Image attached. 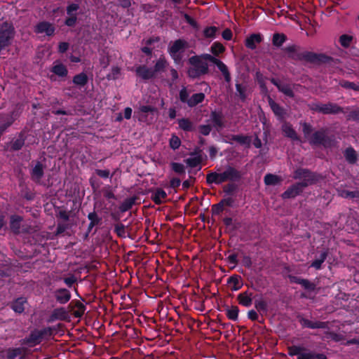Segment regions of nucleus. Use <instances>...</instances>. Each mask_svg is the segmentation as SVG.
Wrapping results in <instances>:
<instances>
[{
  "label": "nucleus",
  "instance_id": "11",
  "mask_svg": "<svg viewBox=\"0 0 359 359\" xmlns=\"http://www.w3.org/2000/svg\"><path fill=\"white\" fill-rule=\"evenodd\" d=\"M228 286L231 290H238L242 286L241 279L239 276H231L229 278Z\"/></svg>",
  "mask_w": 359,
  "mask_h": 359
},
{
  "label": "nucleus",
  "instance_id": "10",
  "mask_svg": "<svg viewBox=\"0 0 359 359\" xmlns=\"http://www.w3.org/2000/svg\"><path fill=\"white\" fill-rule=\"evenodd\" d=\"M307 183L305 184H297L296 185H294L290 189L287 190L283 194L284 198H290V197H294L296 195H297L302 190V187L306 186Z\"/></svg>",
  "mask_w": 359,
  "mask_h": 359
},
{
  "label": "nucleus",
  "instance_id": "4",
  "mask_svg": "<svg viewBox=\"0 0 359 359\" xmlns=\"http://www.w3.org/2000/svg\"><path fill=\"white\" fill-rule=\"evenodd\" d=\"M13 37L12 25L5 22L0 26V50L7 46Z\"/></svg>",
  "mask_w": 359,
  "mask_h": 359
},
{
  "label": "nucleus",
  "instance_id": "2",
  "mask_svg": "<svg viewBox=\"0 0 359 359\" xmlns=\"http://www.w3.org/2000/svg\"><path fill=\"white\" fill-rule=\"evenodd\" d=\"M236 177L237 174L236 170L230 168L221 173L212 172L208 174L207 175V182L209 184H221L229 180H233Z\"/></svg>",
  "mask_w": 359,
  "mask_h": 359
},
{
  "label": "nucleus",
  "instance_id": "30",
  "mask_svg": "<svg viewBox=\"0 0 359 359\" xmlns=\"http://www.w3.org/2000/svg\"><path fill=\"white\" fill-rule=\"evenodd\" d=\"M74 83L77 85L83 86L87 81V76L85 74H80L74 76Z\"/></svg>",
  "mask_w": 359,
  "mask_h": 359
},
{
  "label": "nucleus",
  "instance_id": "39",
  "mask_svg": "<svg viewBox=\"0 0 359 359\" xmlns=\"http://www.w3.org/2000/svg\"><path fill=\"white\" fill-rule=\"evenodd\" d=\"M121 74V69L118 67H114L111 69V72L108 74V77L110 79H117Z\"/></svg>",
  "mask_w": 359,
  "mask_h": 359
},
{
  "label": "nucleus",
  "instance_id": "44",
  "mask_svg": "<svg viewBox=\"0 0 359 359\" xmlns=\"http://www.w3.org/2000/svg\"><path fill=\"white\" fill-rule=\"evenodd\" d=\"M79 8V6L77 4H73L68 6L67 8V14L69 15H73V13L76 11Z\"/></svg>",
  "mask_w": 359,
  "mask_h": 359
},
{
  "label": "nucleus",
  "instance_id": "31",
  "mask_svg": "<svg viewBox=\"0 0 359 359\" xmlns=\"http://www.w3.org/2000/svg\"><path fill=\"white\" fill-rule=\"evenodd\" d=\"M269 104L276 115L278 116H281L283 115V109L281 107L271 99L269 100Z\"/></svg>",
  "mask_w": 359,
  "mask_h": 359
},
{
  "label": "nucleus",
  "instance_id": "20",
  "mask_svg": "<svg viewBox=\"0 0 359 359\" xmlns=\"http://www.w3.org/2000/svg\"><path fill=\"white\" fill-rule=\"evenodd\" d=\"M264 182L266 185H276L280 182V178L272 174H268L264 177Z\"/></svg>",
  "mask_w": 359,
  "mask_h": 359
},
{
  "label": "nucleus",
  "instance_id": "3",
  "mask_svg": "<svg viewBox=\"0 0 359 359\" xmlns=\"http://www.w3.org/2000/svg\"><path fill=\"white\" fill-rule=\"evenodd\" d=\"M158 110L150 105H142L138 111V118L140 121L151 123L157 118Z\"/></svg>",
  "mask_w": 359,
  "mask_h": 359
},
{
  "label": "nucleus",
  "instance_id": "40",
  "mask_svg": "<svg viewBox=\"0 0 359 359\" xmlns=\"http://www.w3.org/2000/svg\"><path fill=\"white\" fill-rule=\"evenodd\" d=\"M180 143V140L177 136H172L170 140V145L173 149L179 148Z\"/></svg>",
  "mask_w": 359,
  "mask_h": 359
},
{
  "label": "nucleus",
  "instance_id": "18",
  "mask_svg": "<svg viewBox=\"0 0 359 359\" xmlns=\"http://www.w3.org/2000/svg\"><path fill=\"white\" fill-rule=\"evenodd\" d=\"M26 300L24 298H19L16 299L12 305L13 309L17 313H22L25 309V304Z\"/></svg>",
  "mask_w": 359,
  "mask_h": 359
},
{
  "label": "nucleus",
  "instance_id": "26",
  "mask_svg": "<svg viewBox=\"0 0 359 359\" xmlns=\"http://www.w3.org/2000/svg\"><path fill=\"white\" fill-rule=\"evenodd\" d=\"M225 50L224 46L218 42H215L211 46V51L214 55H219L223 53Z\"/></svg>",
  "mask_w": 359,
  "mask_h": 359
},
{
  "label": "nucleus",
  "instance_id": "12",
  "mask_svg": "<svg viewBox=\"0 0 359 359\" xmlns=\"http://www.w3.org/2000/svg\"><path fill=\"white\" fill-rule=\"evenodd\" d=\"M70 297L69 292L66 289L59 290L56 292V299L61 304L67 302L69 300Z\"/></svg>",
  "mask_w": 359,
  "mask_h": 359
},
{
  "label": "nucleus",
  "instance_id": "21",
  "mask_svg": "<svg viewBox=\"0 0 359 359\" xmlns=\"http://www.w3.org/2000/svg\"><path fill=\"white\" fill-rule=\"evenodd\" d=\"M215 64L217 65L218 69L222 72V74H224V76L225 77V79L227 81H229L230 76H229V74L228 72L227 67L222 61H220L218 59H217Z\"/></svg>",
  "mask_w": 359,
  "mask_h": 359
},
{
  "label": "nucleus",
  "instance_id": "50",
  "mask_svg": "<svg viewBox=\"0 0 359 359\" xmlns=\"http://www.w3.org/2000/svg\"><path fill=\"white\" fill-rule=\"evenodd\" d=\"M97 174L102 177L107 178L109 175V172L106 170H98Z\"/></svg>",
  "mask_w": 359,
  "mask_h": 359
},
{
  "label": "nucleus",
  "instance_id": "34",
  "mask_svg": "<svg viewBox=\"0 0 359 359\" xmlns=\"http://www.w3.org/2000/svg\"><path fill=\"white\" fill-rule=\"evenodd\" d=\"M285 36L283 34H276L273 37V43L276 46H281L285 41Z\"/></svg>",
  "mask_w": 359,
  "mask_h": 359
},
{
  "label": "nucleus",
  "instance_id": "7",
  "mask_svg": "<svg viewBox=\"0 0 359 359\" xmlns=\"http://www.w3.org/2000/svg\"><path fill=\"white\" fill-rule=\"evenodd\" d=\"M51 72L59 77H65L68 73L66 66L60 61L54 62Z\"/></svg>",
  "mask_w": 359,
  "mask_h": 359
},
{
  "label": "nucleus",
  "instance_id": "32",
  "mask_svg": "<svg viewBox=\"0 0 359 359\" xmlns=\"http://www.w3.org/2000/svg\"><path fill=\"white\" fill-rule=\"evenodd\" d=\"M179 126L182 129L184 130H191L193 128L191 122L184 118L179 121Z\"/></svg>",
  "mask_w": 359,
  "mask_h": 359
},
{
  "label": "nucleus",
  "instance_id": "13",
  "mask_svg": "<svg viewBox=\"0 0 359 359\" xmlns=\"http://www.w3.org/2000/svg\"><path fill=\"white\" fill-rule=\"evenodd\" d=\"M298 359H327L326 357L322 354L313 355L310 352L305 351L303 348L300 351Z\"/></svg>",
  "mask_w": 359,
  "mask_h": 359
},
{
  "label": "nucleus",
  "instance_id": "59",
  "mask_svg": "<svg viewBox=\"0 0 359 359\" xmlns=\"http://www.w3.org/2000/svg\"><path fill=\"white\" fill-rule=\"evenodd\" d=\"M176 116V111L174 109H170L169 110V117L170 118H175Z\"/></svg>",
  "mask_w": 359,
  "mask_h": 359
},
{
  "label": "nucleus",
  "instance_id": "55",
  "mask_svg": "<svg viewBox=\"0 0 359 359\" xmlns=\"http://www.w3.org/2000/svg\"><path fill=\"white\" fill-rule=\"evenodd\" d=\"M88 218L91 221V224H94L97 222V215L95 212L89 213Z\"/></svg>",
  "mask_w": 359,
  "mask_h": 359
},
{
  "label": "nucleus",
  "instance_id": "14",
  "mask_svg": "<svg viewBox=\"0 0 359 359\" xmlns=\"http://www.w3.org/2000/svg\"><path fill=\"white\" fill-rule=\"evenodd\" d=\"M168 67V62L164 57H160L154 67V75L163 72Z\"/></svg>",
  "mask_w": 359,
  "mask_h": 359
},
{
  "label": "nucleus",
  "instance_id": "56",
  "mask_svg": "<svg viewBox=\"0 0 359 359\" xmlns=\"http://www.w3.org/2000/svg\"><path fill=\"white\" fill-rule=\"evenodd\" d=\"M248 316L250 319L255 320L257 317V314L255 311H250L248 312Z\"/></svg>",
  "mask_w": 359,
  "mask_h": 359
},
{
  "label": "nucleus",
  "instance_id": "37",
  "mask_svg": "<svg viewBox=\"0 0 359 359\" xmlns=\"http://www.w3.org/2000/svg\"><path fill=\"white\" fill-rule=\"evenodd\" d=\"M351 40L352 36L348 35H342L339 39L341 46L344 47L348 46L351 42Z\"/></svg>",
  "mask_w": 359,
  "mask_h": 359
},
{
  "label": "nucleus",
  "instance_id": "60",
  "mask_svg": "<svg viewBox=\"0 0 359 359\" xmlns=\"http://www.w3.org/2000/svg\"><path fill=\"white\" fill-rule=\"evenodd\" d=\"M344 86L346 87V88H353V89H357L356 87H355V85L354 83H345L344 84Z\"/></svg>",
  "mask_w": 359,
  "mask_h": 359
},
{
  "label": "nucleus",
  "instance_id": "27",
  "mask_svg": "<svg viewBox=\"0 0 359 359\" xmlns=\"http://www.w3.org/2000/svg\"><path fill=\"white\" fill-rule=\"evenodd\" d=\"M218 29L216 27H208L203 30V34L207 38H214Z\"/></svg>",
  "mask_w": 359,
  "mask_h": 359
},
{
  "label": "nucleus",
  "instance_id": "38",
  "mask_svg": "<svg viewBox=\"0 0 359 359\" xmlns=\"http://www.w3.org/2000/svg\"><path fill=\"white\" fill-rule=\"evenodd\" d=\"M238 310L236 307L232 308L227 311V316L231 320H236L238 318Z\"/></svg>",
  "mask_w": 359,
  "mask_h": 359
},
{
  "label": "nucleus",
  "instance_id": "61",
  "mask_svg": "<svg viewBox=\"0 0 359 359\" xmlns=\"http://www.w3.org/2000/svg\"><path fill=\"white\" fill-rule=\"evenodd\" d=\"M310 130V127L307 124H304V132L305 135L307 136L309 135Z\"/></svg>",
  "mask_w": 359,
  "mask_h": 359
},
{
  "label": "nucleus",
  "instance_id": "51",
  "mask_svg": "<svg viewBox=\"0 0 359 359\" xmlns=\"http://www.w3.org/2000/svg\"><path fill=\"white\" fill-rule=\"evenodd\" d=\"M212 118L217 126H221V118L216 113H212Z\"/></svg>",
  "mask_w": 359,
  "mask_h": 359
},
{
  "label": "nucleus",
  "instance_id": "64",
  "mask_svg": "<svg viewBox=\"0 0 359 359\" xmlns=\"http://www.w3.org/2000/svg\"><path fill=\"white\" fill-rule=\"evenodd\" d=\"M210 156L212 157L215 155V154L217 153V150L215 147H210Z\"/></svg>",
  "mask_w": 359,
  "mask_h": 359
},
{
  "label": "nucleus",
  "instance_id": "54",
  "mask_svg": "<svg viewBox=\"0 0 359 359\" xmlns=\"http://www.w3.org/2000/svg\"><path fill=\"white\" fill-rule=\"evenodd\" d=\"M132 115V109L130 107H126L124 110V117L126 119L130 118Z\"/></svg>",
  "mask_w": 359,
  "mask_h": 359
},
{
  "label": "nucleus",
  "instance_id": "62",
  "mask_svg": "<svg viewBox=\"0 0 359 359\" xmlns=\"http://www.w3.org/2000/svg\"><path fill=\"white\" fill-rule=\"evenodd\" d=\"M70 60L72 62H80V59L79 57H76V56H74V55H72L70 57Z\"/></svg>",
  "mask_w": 359,
  "mask_h": 359
},
{
  "label": "nucleus",
  "instance_id": "5",
  "mask_svg": "<svg viewBox=\"0 0 359 359\" xmlns=\"http://www.w3.org/2000/svg\"><path fill=\"white\" fill-rule=\"evenodd\" d=\"M187 46V43L184 40L175 41L170 47L169 53L176 63L180 62L182 53Z\"/></svg>",
  "mask_w": 359,
  "mask_h": 359
},
{
  "label": "nucleus",
  "instance_id": "29",
  "mask_svg": "<svg viewBox=\"0 0 359 359\" xmlns=\"http://www.w3.org/2000/svg\"><path fill=\"white\" fill-rule=\"evenodd\" d=\"M345 157L350 163H353L356 159V154L353 149L348 148L345 151Z\"/></svg>",
  "mask_w": 359,
  "mask_h": 359
},
{
  "label": "nucleus",
  "instance_id": "24",
  "mask_svg": "<svg viewBox=\"0 0 359 359\" xmlns=\"http://www.w3.org/2000/svg\"><path fill=\"white\" fill-rule=\"evenodd\" d=\"M283 130L284 133L285 134V135H287V137H289L292 139L297 138V135H296L295 131L292 128V127L289 124H287V123L284 124L283 126Z\"/></svg>",
  "mask_w": 359,
  "mask_h": 359
},
{
  "label": "nucleus",
  "instance_id": "16",
  "mask_svg": "<svg viewBox=\"0 0 359 359\" xmlns=\"http://www.w3.org/2000/svg\"><path fill=\"white\" fill-rule=\"evenodd\" d=\"M318 109L324 113V114H330V113H337L339 110V107L336 105L332 104H322L318 107Z\"/></svg>",
  "mask_w": 359,
  "mask_h": 359
},
{
  "label": "nucleus",
  "instance_id": "9",
  "mask_svg": "<svg viewBox=\"0 0 359 359\" xmlns=\"http://www.w3.org/2000/svg\"><path fill=\"white\" fill-rule=\"evenodd\" d=\"M261 41V35L254 34L246 39L245 45L248 48L255 49L256 48V45L260 43Z\"/></svg>",
  "mask_w": 359,
  "mask_h": 359
},
{
  "label": "nucleus",
  "instance_id": "19",
  "mask_svg": "<svg viewBox=\"0 0 359 359\" xmlns=\"http://www.w3.org/2000/svg\"><path fill=\"white\" fill-rule=\"evenodd\" d=\"M201 160L200 156L191 155L186 159V163L191 168H196L200 164Z\"/></svg>",
  "mask_w": 359,
  "mask_h": 359
},
{
  "label": "nucleus",
  "instance_id": "58",
  "mask_svg": "<svg viewBox=\"0 0 359 359\" xmlns=\"http://www.w3.org/2000/svg\"><path fill=\"white\" fill-rule=\"evenodd\" d=\"M228 259L229 262L231 264H236V256L235 255H231L228 257Z\"/></svg>",
  "mask_w": 359,
  "mask_h": 359
},
{
  "label": "nucleus",
  "instance_id": "48",
  "mask_svg": "<svg viewBox=\"0 0 359 359\" xmlns=\"http://www.w3.org/2000/svg\"><path fill=\"white\" fill-rule=\"evenodd\" d=\"M210 130L211 129L209 126H202L200 128V132L204 135H208Z\"/></svg>",
  "mask_w": 359,
  "mask_h": 359
},
{
  "label": "nucleus",
  "instance_id": "63",
  "mask_svg": "<svg viewBox=\"0 0 359 359\" xmlns=\"http://www.w3.org/2000/svg\"><path fill=\"white\" fill-rule=\"evenodd\" d=\"M65 282L67 285L71 286L72 284L74 283V280L72 278H66L65 280Z\"/></svg>",
  "mask_w": 359,
  "mask_h": 359
},
{
  "label": "nucleus",
  "instance_id": "15",
  "mask_svg": "<svg viewBox=\"0 0 359 359\" xmlns=\"http://www.w3.org/2000/svg\"><path fill=\"white\" fill-rule=\"evenodd\" d=\"M166 196L167 194L165 191L161 189H158L152 194V199L156 204H160L163 203Z\"/></svg>",
  "mask_w": 359,
  "mask_h": 359
},
{
  "label": "nucleus",
  "instance_id": "28",
  "mask_svg": "<svg viewBox=\"0 0 359 359\" xmlns=\"http://www.w3.org/2000/svg\"><path fill=\"white\" fill-rule=\"evenodd\" d=\"M135 203V199L133 198H128L121 204L120 209L121 211L125 212L132 208Z\"/></svg>",
  "mask_w": 359,
  "mask_h": 359
},
{
  "label": "nucleus",
  "instance_id": "33",
  "mask_svg": "<svg viewBox=\"0 0 359 359\" xmlns=\"http://www.w3.org/2000/svg\"><path fill=\"white\" fill-rule=\"evenodd\" d=\"M43 174L42 165L37 163L32 170V176L35 179H39Z\"/></svg>",
  "mask_w": 359,
  "mask_h": 359
},
{
  "label": "nucleus",
  "instance_id": "22",
  "mask_svg": "<svg viewBox=\"0 0 359 359\" xmlns=\"http://www.w3.org/2000/svg\"><path fill=\"white\" fill-rule=\"evenodd\" d=\"M22 218L20 216H13L11 218V227L15 232H18Z\"/></svg>",
  "mask_w": 359,
  "mask_h": 359
},
{
  "label": "nucleus",
  "instance_id": "53",
  "mask_svg": "<svg viewBox=\"0 0 359 359\" xmlns=\"http://www.w3.org/2000/svg\"><path fill=\"white\" fill-rule=\"evenodd\" d=\"M242 264L247 267H250L252 264L251 259L248 256L244 257Z\"/></svg>",
  "mask_w": 359,
  "mask_h": 359
},
{
  "label": "nucleus",
  "instance_id": "41",
  "mask_svg": "<svg viewBox=\"0 0 359 359\" xmlns=\"http://www.w3.org/2000/svg\"><path fill=\"white\" fill-rule=\"evenodd\" d=\"M172 168L177 173H183V172H184V167L181 163H172Z\"/></svg>",
  "mask_w": 359,
  "mask_h": 359
},
{
  "label": "nucleus",
  "instance_id": "23",
  "mask_svg": "<svg viewBox=\"0 0 359 359\" xmlns=\"http://www.w3.org/2000/svg\"><path fill=\"white\" fill-rule=\"evenodd\" d=\"M238 300L239 303L245 306H250L252 304V298L247 293L240 294Z\"/></svg>",
  "mask_w": 359,
  "mask_h": 359
},
{
  "label": "nucleus",
  "instance_id": "25",
  "mask_svg": "<svg viewBox=\"0 0 359 359\" xmlns=\"http://www.w3.org/2000/svg\"><path fill=\"white\" fill-rule=\"evenodd\" d=\"M278 89L287 96H292V90L290 85L285 83L276 84Z\"/></svg>",
  "mask_w": 359,
  "mask_h": 359
},
{
  "label": "nucleus",
  "instance_id": "6",
  "mask_svg": "<svg viewBox=\"0 0 359 359\" xmlns=\"http://www.w3.org/2000/svg\"><path fill=\"white\" fill-rule=\"evenodd\" d=\"M55 31L54 27L46 22L39 23L35 27V32L38 34H44L46 36H51Z\"/></svg>",
  "mask_w": 359,
  "mask_h": 359
},
{
  "label": "nucleus",
  "instance_id": "17",
  "mask_svg": "<svg viewBox=\"0 0 359 359\" xmlns=\"http://www.w3.org/2000/svg\"><path fill=\"white\" fill-rule=\"evenodd\" d=\"M205 97V95L203 93H196L193 95L191 97H190L189 101H188V105L189 107H194L198 103H201L203 101Z\"/></svg>",
  "mask_w": 359,
  "mask_h": 359
},
{
  "label": "nucleus",
  "instance_id": "52",
  "mask_svg": "<svg viewBox=\"0 0 359 359\" xmlns=\"http://www.w3.org/2000/svg\"><path fill=\"white\" fill-rule=\"evenodd\" d=\"M69 45L67 43L62 42L59 45V51L60 53H64L68 49Z\"/></svg>",
  "mask_w": 359,
  "mask_h": 359
},
{
  "label": "nucleus",
  "instance_id": "57",
  "mask_svg": "<svg viewBox=\"0 0 359 359\" xmlns=\"http://www.w3.org/2000/svg\"><path fill=\"white\" fill-rule=\"evenodd\" d=\"M170 74L173 80H176L178 78V74L175 69H171Z\"/></svg>",
  "mask_w": 359,
  "mask_h": 359
},
{
  "label": "nucleus",
  "instance_id": "35",
  "mask_svg": "<svg viewBox=\"0 0 359 359\" xmlns=\"http://www.w3.org/2000/svg\"><path fill=\"white\" fill-rule=\"evenodd\" d=\"M189 93L186 88H183L180 92V100L188 104V101L189 100Z\"/></svg>",
  "mask_w": 359,
  "mask_h": 359
},
{
  "label": "nucleus",
  "instance_id": "47",
  "mask_svg": "<svg viewBox=\"0 0 359 359\" xmlns=\"http://www.w3.org/2000/svg\"><path fill=\"white\" fill-rule=\"evenodd\" d=\"M302 348L301 347H292L290 349V354L292 355H297L298 357L299 353H300V351Z\"/></svg>",
  "mask_w": 359,
  "mask_h": 359
},
{
  "label": "nucleus",
  "instance_id": "45",
  "mask_svg": "<svg viewBox=\"0 0 359 359\" xmlns=\"http://www.w3.org/2000/svg\"><path fill=\"white\" fill-rule=\"evenodd\" d=\"M236 90L241 98L244 99L245 97V93L243 86L241 84H236Z\"/></svg>",
  "mask_w": 359,
  "mask_h": 359
},
{
  "label": "nucleus",
  "instance_id": "42",
  "mask_svg": "<svg viewBox=\"0 0 359 359\" xmlns=\"http://www.w3.org/2000/svg\"><path fill=\"white\" fill-rule=\"evenodd\" d=\"M323 135L322 133L317 132L313 135V138L311 140V142L314 144L321 142L323 140Z\"/></svg>",
  "mask_w": 359,
  "mask_h": 359
},
{
  "label": "nucleus",
  "instance_id": "8",
  "mask_svg": "<svg viewBox=\"0 0 359 359\" xmlns=\"http://www.w3.org/2000/svg\"><path fill=\"white\" fill-rule=\"evenodd\" d=\"M137 75L144 79H148L154 76V72L152 68H147L145 66H140L136 69Z\"/></svg>",
  "mask_w": 359,
  "mask_h": 359
},
{
  "label": "nucleus",
  "instance_id": "1",
  "mask_svg": "<svg viewBox=\"0 0 359 359\" xmlns=\"http://www.w3.org/2000/svg\"><path fill=\"white\" fill-rule=\"evenodd\" d=\"M203 60H209L215 63L217 58L210 54H203L200 56L191 57L189 59V63L192 67L188 71L189 76L194 78L207 72L208 65L203 62Z\"/></svg>",
  "mask_w": 359,
  "mask_h": 359
},
{
  "label": "nucleus",
  "instance_id": "36",
  "mask_svg": "<svg viewBox=\"0 0 359 359\" xmlns=\"http://www.w3.org/2000/svg\"><path fill=\"white\" fill-rule=\"evenodd\" d=\"M325 258H326V254L325 252L322 253L320 255V259L315 260L311 264V266L316 268V269H320L322 263L325 261Z\"/></svg>",
  "mask_w": 359,
  "mask_h": 359
},
{
  "label": "nucleus",
  "instance_id": "43",
  "mask_svg": "<svg viewBox=\"0 0 359 359\" xmlns=\"http://www.w3.org/2000/svg\"><path fill=\"white\" fill-rule=\"evenodd\" d=\"M222 36L224 40H231L232 39L233 34L231 29H226L223 31Z\"/></svg>",
  "mask_w": 359,
  "mask_h": 359
},
{
  "label": "nucleus",
  "instance_id": "46",
  "mask_svg": "<svg viewBox=\"0 0 359 359\" xmlns=\"http://www.w3.org/2000/svg\"><path fill=\"white\" fill-rule=\"evenodd\" d=\"M299 283L300 284H302V286H304L305 288H307V289H313V284H311L310 282H309L306 280H304V279L300 280L299 281Z\"/></svg>",
  "mask_w": 359,
  "mask_h": 359
},
{
  "label": "nucleus",
  "instance_id": "49",
  "mask_svg": "<svg viewBox=\"0 0 359 359\" xmlns=\"http://www.w3.org/2000/svg\"><path fill=\"white\" fill-rule=\"evenodd\" d=\"M76 17L75 16H73V15H69V18H68L67 20H66V25L67 26H72L74 25V23L76 22Z\"/></svg>",
  "mask_w": 359,
  "mask_h": 359
}]
</instances>
